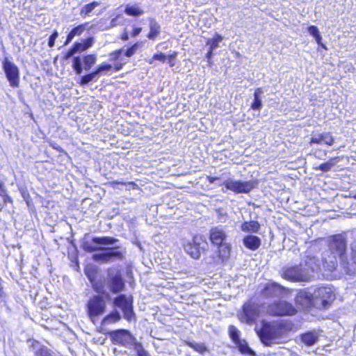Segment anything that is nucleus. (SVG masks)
I'll return each mask as SVG.
<instances>
[{
    "instance_id": "1",
    "label": "nucleus",
    "mask_w": 356,
    "mask_h": 356,
    "mask_svg": "<svg viewBox=\"0 0 356 356\" xmlns=\"http://www.w3.org/2000/svg\"><path fill=\"white\" fill-rule=\"evenodd\" d=\"M321 268V261L315 257L307 256L299 265L285 266L282 277L292 282H307L314 277Z\"/></svg>"
},
{
    "instance_id": "2",
    "label": "nucleus",
    "mask_w": 356,
    "mask_h": 356,
    "mask_svg": "<svg viewBox=\"0 0 356 356\" xmlns=\"http://www.w3.org/2000/svg\"><path fill=\"white\" fill-rule=\"evenodd\" d=\"M329 248L332 254L338 256L341 265L348 274H352L351 265L348 262L346 256V242L342 235L338 234L332 237L329 243Z\"/></svg>"
},
{
    "instance_id": "3",
    "label": "nucleus",
    "mask_w": 356,
    "mask_h": 356,
    "mask_svg": "<svg viewBox=\"0 0 356 356\" xmlns=\"http://www.w3.org/2000/svg\"><path fill=\"white\" fill-rule=\"evenodd\" d=\"M261 341L266 346H269L273 343V341L279 339L281 337L282 330L274 324L262 321L261 328L257 326L254 328Z\"/></svg>"
},
{
    "instance_id": "4",
    "label": "nucleus",
    "mask_w": 356,
    "mask_h": 356,
    "mask_svg": "<svg viewBox=\"0 0 356 356\" xmlns=\"http://www.w3.org/2000/svg\"><path fill=\"white\" fill-rule=\"evenodd\" d=\"M222 185L227 189L235 193H249L254 188L257 187L258 181L254 179L243 181L241 179L228 178L222 182Z\"/></svg>"
},
{
    "instance_id": "5",
    "label": "nucleus",
    "mask_w": 356,
    "mask_h": 356,
    "mask_svg": "<svg viewBox=\"0 0 356 356\" xmlns=\"http://www.w3.org/2000/svg\"><path fill=\"white\" fill-rule=\"evenodd\" d=\"M118 246L110 248L109 246H102L101 253L94 254L92 257L93 261L96 262L108 263L114 260H122L124 258V254L120 251Z\"/></svg>"
},
{
    "instance_id": "6",
    "label": "nucleus",
    "mask_w": 356,
    "mask_h": 356,
    "mask_svg": "<svg viewBox=\"0 0 356 356\" xmlns=\"http://www.w3.org/2000/svg\"><path fill=\"white\" fill-rule=\"evenodd\" d=\"M208 243L202 236H195L191 241H188L184 247L185 252L193 259H200L201 254L207 250Z\"/></svg>"
},
{
    "instance_id": "7",
    "label": "nucleus",
    "mask_w": 356,
    "mask_h": 356,
    "mask_svg": "<svg viewBox=\"0 0 356 356\" xmlns=\"http://www.w3.org/2000/svg\"><path fill=\"white\" fill-rule=\"evenodd\" d=\"M267 313L276 316H291L296 313V309L292 304L283 300H279L268 305Z\"/></svg>"
},
{
    "instance_id": "8",
    "label": "nucleus",
    "mask_w": 356,
    "mask_h": 356,
    "mask_svg": "<svg viewBox=\"0 0 356 356\" xmlns=\"http://www.w3.org/2000/svg\"><path fill=\"white\" fill-rule=\"evenodd\" d=\"M225 238L226 234L222 228L216 227L211 229L210 240L213 244L220 246L219 254L222 258H226L229 255V246L227 244H223Z\"/></svg>"
},
{
    "instance_id": "9",
    "label": "nucleus",
    "mask_w": 356,
    "mask_h": 356,
    "mask_svg": "<svg viewBox=\"0 0 356 356\" xmlns=\"http://www.w3.org/2000/svg\"><path fill=\"white\" fill-rule=\"evenodd\" d=\"M113 303L114 307L122 310L124 318L128 321H131L135 317L132 297L121 294L113 299Z\"/></svg>"
},
{
    "instance_id": "10",
    "label": "nucleus",
    "mask_w": 356,
    "mask_h": 356,
    "mask_svg": "<svg viewBox=\"0 0 356 356\" xmlns=\"http://www.w3.org/2000/svg\"><path fill=\"white\" fill-rule=\"evenodd\" d=\"M86 307L89 318L94 321L95 318L104 313L106 305L102 296L95 295L90 298Z\"/></svg>"
},
{
    "instance_id": "11",
    "label": "nucleus",
    "mask_w": 356,
    "mask_h": 356,
    "mask_svg": "<svg viewBox=\"0 0 356 356\" xmlns=\"http://www.w3.org/2000/svg\"><path fill=\"white\" fill-rule=\"evenodd\" d=\"M2 68L9 85L13 88H17L19 85V70L18 67L8 58L2 62Z\"/></svg>"
},
{
    "instance_id": "12",
    "label": "nucleus",
    "mask_w": 356,
    "mask_h": 356,
    "mask_svg": "<svg viewBox=\"0 0 356 356\" xmlns=\"http://www.w3.org/2000/svg\"><path fill=\"white\" fill-rule=\"evenodd\" d=\"M259 314V305L252 301H248L243 306V312L240 314V319L242 322L251 325L256 322Z\"/></svg>"
},
{
    "instance_id": "13",
    "label": "nucleus",
    "mask_w": 356,
    "mask_h": 356,
    "mask_svg": "<svg viewBox=\"0 0 356 356\" xmlns=\"http://www.w3.org/2000/svg\"><path fill=\"white\" fill-rule=\"evenodd\" d=\"M92 242L96 245H93L88 241L83 243L82 248L86 252H93L102 250V246L113 245L118 242V239L111 236L93 237Z\"/></svg>"
},
{
    "instance_id": "14",
    "label": "nucleus",
    "mask_w": 356,
    "mask_h": 356,
    "mask_svg": "<svg viewBox=\"0 0 356 356\" xmlns=\"http://www.w3.org/2000/svg\"><path fill=\"white\" fill-rule=\"evenodd\" d=\"M97 56L95 54H89L81 58L80 56H74L72 60V67L76 74H81L83 69L86 71L90 70L96 63Z\"/></svg>"
},
{
    "instance_id": "15",
    "label": "nucleus",
    "mask_w": 356,
    "mask_h": 356,
    "mask_svg": "<svg viewBox=\"0 0 356 356\" xmlns=\"http://www.w3.org/2000/svg\"><path fill=\"white\" fill-rule=\"evenodd\" d=\"M312 296L315 303L320 302L324 308L327 307L334 299L332 289L325 286L316 289Z\"/></svg>"
},
{
    "instance_id": "16",
    "label": "nucleus",
    "mask_w": 356,
    "mask_h": 356,
    "mask_svg": "<svg viewBox=\"0 0 356 356\" xmlns=\"http://www.w3.org/2000/svg\"><path fill=\"white\" fill-rule=\"evenodd\" d=\"M111 337L115 343L129 347L134 342V337L127 330H118L111 333Z\"/></svg>"
},
{
    "instance_id": "17",
    "label": "nucleus",
    "mask_w": 356,
    "mask_h": 356,
    "mask_svg": "<svg viewBox=\"0 0 356 356\" xmlns=\"http://www.w3.org/2000/svg\"><path fill=\"white\" fill-rule=\"evenodd\" d=\"M107 286L113 293H118L124 290V282L120 273H111L108 275Z\"/></svg>"
},
{
    "instance_id": "18",
    "label": "nucleus",
    "mask_w": 356,
    "mask_h": 356,
    "mask_svg": "<svg viewBox=\"0 0 356 356\" xmlns=\"http://www.w3.org/2000/svg\"><path fill=\"white\" fill-rule=\"evenodd\" d=\"M284 289L283 286L277 283H268L262 290L261 294L266 298L279 297L283 293Z\"/></svg>"
},
{
    "instance_id": "19",
    "label": "nucleus",
    "mask_w": 356,
    "mask_h": 356,
    "mask_svg": "<svg viewBox=\"0 0 356 356\" xmlns=\"http://www.w3.org/2000/svg\"><path fill=\"white\" fill-rule=\"evenodd\" d=\"M334 139L330 132H324L321 134H315L312 136L310 144H325L332 145Z\"/></svg>"
},
{
    "instance_id": "20",
    "label": "nucleus",
    "mask_w": 356,
    "mask_h": 356,
    "mask_svg": "<svg viewBox=\"0 0 356 356\" xmlns=\"http://www.w3.org/2000/svg\"><path fill=\"white\" fill-rule=\"evenodd\" d=\"M243 245L251 250H257L261 245V239L254 235H248L243 238Z\"/></svg>"
},
{
    "instance_id": "21",
    "label": "nucleus",
    "mask_w": 356,
    "mask_h": 356,
    "mask_svg": "<svg viewBox=\"0 0 356 356\" xmlns=\"http://www.w3.org/2000/svg\"><path fill=\"white\" fill-rule=\"evenodd\" d=\"M264 94V91L262 88H258L255 90L254 92V100L251 104V108L254 111H260L263 106L262 104V95Z\"/></svg>"
},
{
    "instance_id": "22",
    "label": "nucleus",
    "mask_w": 356,
    "mask_h": 356,
    "mask_svg": "<svg viewBox=\"0 0 356 356\" xmlns=\"http://www.w3.org/2000/svg\"><path fill=\"white\" fill-rule=\"evenodd\" d=\"M149 21V33L147 38L150 40H154L161 32L160 24L153 18H150Z\"/></svg>"
},
{
    "instance_id": "23",
    "label": "nucleus",
    "mask_w": 356,
    "mask_h": 356,
    "mask_svg": "<svg viewBox=\"0 0 356 356\" xmlns=\"http://www.w3.org/2000/svg\"><path fill=\"white\" fill-rule=\"evenodd\" d=\"M260 229V225L257 221H245L241 225V229L245 232L257 233Z\"/></svg>"
},
{
    "instance_id": "24",
    "label": "nucleus",
    "mask_w": 356,
    "mask_h": 356,
    "mask_svg": "<svg viewBox=\"0 0 356 356\" xmlns=\"http://www.w3.org/2000/svg\"><path fill=\"white\" fill-rule=\"evenodd\" d=\"M302 341L307 346H312L318 340V336L315 331L307 332L301 335Z\"/></svg>"
},
{
    "instance_id": "25",
    "label": "nucleus",
    "mask_w": 356,
    "mask_h": 356,
    "mask_svg": "<svg viewBox=\"0 0 356 356\" xmlns=\"http://www.w3.org/2000/svg\"><path fill=\"white\" fill-rule=\"evenodd\" d=\"M124 13L129 16L138 17L143 15L145 12L137 3H135L126 5Z\"/></svg>"
},
{
    "instance_id": "26",
    "label": "nucleus",
    "mask_w": 356,
    "mask_h": 356,
    "mask_svg": "<svg viewBox=\"0 0 356 356\" xmlns=\"http://www.w3.org/2000/svg\"><path fill=\"white\" fill-rule=\"evenodd\" d=\"M339 262L340 263L338 256L331 254L327 259L324 258L323 266L329 271H333L337 268Z\"/></svg>"
},
{
    "instance_id": "27",
    "label": "nucleus",
    "mask_w": 356,
    "mask_h": 356,
    "mask_svg": "<svg viewBox=\"0 0 356 356\" xmlns=\"http://www.w3.org/2000/svg\"><path fill=\"white\" fill-rule=\"evenodd\" d=\"M95 42L93 37H89L81 42H76L74 44L78 52H82L91 47Z\"/></svg>"
},
{
    "instance_id": "28",
    "label": "nucleus",
    "mask_w": 356,
    "mask_h": 356,
    "mask_svg": "<svg viewBox=\"0 0 356 356\" xmlns=\"http://www.w3.org/2000/svg\"><path fill=\"white\" fill-rule=\"evenodd\" d=\"M339 160L340 159L339 156L330 158L328 161L321 164L318 167L314 168V169L320 170L322 172H327L330 171L332 168L334 167L337 162L339 161Z\"/></svg>"
},
{
    "instance_id": "29",
    "label": "nucleus",
    "mask_w": 356,
    "mask_h": 356,
    "mask_svg": "<svg viewBox=\"0 0 356 356\" xmlns=\"http://www.w3.org/2000/svg\"><path fill=\"white\" fill-rule=\"evenodd\" d=\"M121 315L117 309H114L109 314L106 316L102 322L103 325L114 323L119 321L121 319Z\"/></svg>"
},
{
    "instance_id": "30",
    "label": "nucleus",
    "mask_w": 356,
    "mask_h": 356,
    "mask_svg": "<svg viewBox=\"0 0 356 356\" xmlns=\"http://www.w3.org/2000/svg\"><path fill=\"white\" fill-rule=\"evenodd\" d=\"M86 26V24H81L72 29V31L68 33L64 44H68L75 36L81 35L85 31Z\"/></svg>"
},
{
    "instance_id": "31",
    "label": "nucleus",
    "mask_w": 356,
    "mask_h": 356,
    "mask_svg": "<svg viewBox=\"0 0 356 356\" xmlns=\"http://www.w3.org/2000/svg\"><path fill=\"white\" fill-rule=\"evenodd\" d=\"M236 345L238 346L239 350L243 354H248L250 355H254L253 350L248 346V343L245 341H239L238 343H236Z\"/></svg>"
},
{
    "instance_id": "32",
    "label": "nucleus",
    "mask_w": 356,
    "mask_h": 356,
    "mask_svg": "<svg viewBox=\"0 0 356 356\" xmlns=\"http://www.w3.org/2000/svg\"><path fill=\"white\" fill-rule=\"evenodd\" d=\"M98 5L99 3L96 1L86 4L81 8V15L84 17L88 15Z\"/></svg>"
},
{
    "instance_id": "33",
    "label": "nucleus",
    "mask_w": 356,
    "mask_h": 356,
    "mask_svg": "<svg viewBox=\"0 0 356 356\" xmlns=\"http://www.w3.org/2000/svg\"><path fill=\"white\" fill-rule=\"evenodd\" d=\"M222 40V37L220 35L216 34L213 38L209 39L207 42V44L209 46L211 49H216L219 47V42Z\"/></svg>"
},
{
    "instance_id": "34",
    "label": "nucleus",
    "mask_w": 356,
    "mask_h": 356,
    "mask_svg": "<svg viewBox=\"0 0 356 356\" xmlns=\"http://www.w3.org/2000/svg\"><path fill=\"white\" fill-rule=\"evenodd\" d=\"M229 334L230 338L232 339L234 343H238L241 340L239 337V331L235 326L230 325L229 327Z\"/></svg>"
},
{
    "instance_id": "35",
    "label": "nucleus",
    "mask_w": 356,
    "mask_h": 356,
    "mask_svg": "<svg viewBox=\"0 0 356 356\" xmlns=\"http://www.w3.org/2000/svg\"><path fill=\"white\" fill-rule=\"evenodd\" d=\"M308 32L312 35L316 40V42L320 44L322 39L321 35L319 33L318 28L315 26H310L308 27Z\"/></svg>"
},
{
    "instance_id": "36",
    "label": "nucleus",
    "mask_w": 356,
    "mask_h": 356,
    "mask_svg": "<svg viewBox=\"0 0 356 356\" xmlns=\"http://www.w3.org/2000/svg\"><path fill=\"white\" fill-rule=\"evenodd\" d=\"M97 76H98L97 75V72L94 71L88 74L81 76L79 83L81 86L87 85L89 82L92 81Z\"/></svg>"
},
{
    "instance_id": "37",
    "label": "nucleus",
    "mask_w": 356,
    "mask_h": 356,
    "mask_svg": "<svg viewBox=\"0 0 356 356\" xmlns=\"http://www.w3.org/2000/svg\"><path fill=\"white\" fill-rule=\"evenodd\" d=\"M124 19L122 15L119 14L115 17L112 19L110 22L109 28L115 27L118 26L122 25L124 23Z\"/></svg>"
},
{
    "instance_id": "38",
    "label": "nucleus",
    "mask_w": 356,
    "mask_h": 356,
    "mask_svg": "<svg viewBox=\"0 0 356 356\" xmlns=\"http://www.w3.org/2000/svg\"><path fill=\"white\" fill-rule=\"evenodd\" d=\"M129 346H134L135 350L137 352L138 356H140L143 355V353H147V352L144 350L142 344L138 342L135 337L134 342L131 343Z\"/></svg>"
},
{
    "instance_id": "39",
    "label": "nucleus",
    "mask_w": 356,
    "mask_h": 356,
    "mask_svg": "<svg viewBox=\"0 0 356 356\" xmlns=\"http://www.w3.org/2000/svg\"><path fill=\"white\" fill-rule=\"evenodd\" d=\"M187 345L201 354H203L207 350L206 347L202 343H195L189 341L187 342Z\"/></svg>"
},
{
    "instance_id": "40",
    "label": "nucleus",
    "mask_w": 356,
    "mask_h": 356,
    "mask_svg": "<svg viewBox=\"0 0 356 356\" xmlns=\"http://www.w3.org/2000/svg\"><path fill=\"white\" fill-rule=\"evenodd\" d=\"M112 66L110 64H102L99 65L95 70V72H97V75L99 76L102 74V72L104 71H108L111 70Z\"/></svg>"
},
{
    "instance_id": "41",
    "label": "nucleus",
    "mask_w": 356,
    "mask_h": 356,
    "mask_svg": "<svg viewBox=\"0 0 356 356\" xmlns=\"http://www.w3.org/2000/svg\"><path fill=\"white\" fill-rule=\"evenodd\" d=\"M140 45V44L138 42H136L134 44H133L131 47H129L128 49H127V51H125L126 56L131 57V56H133L136 53L137 49L139 48Z\"/></svg>"
},
{
    "instance_id": "42",
    "label": "nucleus",
    "mask_w": 356,
    "mask_h": 356,
    "mask_svg": "<svg viewBox=\"0 0 356 356\" xmlns=\"http://www.w3.org/2000/svg\"><path fill=\"white\" fill-rule=\"evenodd\" d=\"M76 53H78V51L75 48L74 44H73L72 47L64 54L63 59L68 60Z\"/></svg>"
},
{
    "instance_id": "43",
    "label": "nucleus",
    "mask_w": 356,
    "mask_h": 356,
    "mask_svg": "<svg viewBox=\"0 0 356 356\" xmlns=\"http://www.w3.org/2000/svg\"><path fill=\"white\" fill-rule=\"evenodd\" d=\"M3 197V204H0V210L3 208V207L8 202H12V198L8 195L6 193V190L3 193V195H0Z\"/></svg>"
},
{
    "instance_id": "44",
    "label": "nucleus",
    "mask_w": 356,
    "mask_h": 356,
    "mask_svg": "<svg viewBox=\"0 0 356 356\" xmlns=\"http://www.w3.org/2000/svg\"><path fill=\"white\" fill-rule=\"evenodd\" d=\"M58 36V33L56 31H54V33L49 38L48 45L49 47H53L55 44V40Z\"/></svg>"
},
{
    "instance_id": "45",
    "label": "nucleus",
    "mask_w": 356,
    "mask_h": 356,
    "mask_svg": "<svg viewBox=\"0 0 356 356\" xmlns=\"http://www.w3.org/2000/svg\"><path fill=\"white\" fill-rule=\"evenodd\" d=\"M122 52V49H119V50H117V51H115L111 53L109 55L110 59L111 60H118L120 58V56H121Z\"/></svg>"
},
{
    "instance_id": "46",
    "label": "nucleus",
    "mask_w": 356,
    "mask_h": 356,
    "mask_svg": "<svg viewBox=\"0 0 356 356\" xmlns=\"http://www.w3.org/2000/svg\"><path fill=\"white\" fill-rule=\"evenodd\" d=\"M35 356H51V355L47 348H40L36 352Z\"/></svg>"
},
{
    "instance_id": "47",
    "label": "nucleus",
    "mask_w": 356,
    "mask_h": 356,
    "mask_svg": "<svg viewBox=\"0 0 356 356\" xmlns=\"http://www.w3.org/2000/svg\"><path fill=\"white\" fill-rule=\"evenodd\" d=\"M166 58L167 56L163 53L154 54L153 56V59L158 60L162 62H165Z\"/></svg>"
},
{
    "instance_id": "48",
    "label": "nucleus",
    "mask_w": 356,
    "mask_h": 356,
    "mask_svg": "<svg viewBox=\"0 0 356 356\" xmlns=\"http://www.w3.org/2000/svg\"><path fill=\"white\" fill-rule=\"evenodd\" d=\"M352 260L353 264H356V243L352 245Z\"/></svg>"
},
{
    "instance_id": "49",
    "label": "nucleus",
    "mask_w": 356,
    "mask_h": 356,
    "mask_svg": "<svg viewBox=\"0 0 356 356\" xmlns=\"http://www.w3.org/2000/svg\"><path fill=\"white\" fill-rule=\"evenodd\" d=\"M177 56V53L176 52H174L172 54L168 56V61H169V64L170 66H174V59Z\"/></svg>"
},
{
    "instance_id": "50",
    "label": "nucleus",
    "mask_w": 356,
    "mask_h": 356,
    "mask_svg": "<svg viewBox=\"0 0 356 356\" xmlns=\"http://www.w3.org/2000/svg\"><path fill=\"white\" fill-rule=\"evenodd\" d=\"M141 30H142V28H140V27L134 28L133 30V32L131 33V35L133 37L137 36L138 35L140 34V33L141 32Z\"/></svg>"
},
{
    "instance_id": "51",
    "label": "nucleus",
    "mask_w": 356,
    "mask_h": 356,
    "mask_svg": "<svg viewBox=\"0 0 356 356\" xmlns=\"http://www.w3.org/2000/svg\"><path fill=\"white\" fill-rule=\"evenodd\" d=\"M213 50L214 49H211V48H209V50L208 51V52L207 54L206 58H207L209 63H210V60L213 56Z\"/></svg>"
},
{
    "instance_id": "52",
    "label": "nucleus",
    "mask_w": 356,
    "mask_h": 356,
    "mask_svg": "<svg viewBox=\"0 0 356 356\" xmlns=\"http://www.w3.org/2000/svg\"><path fill=\"white\" fill-rule=\"evenodd\" d=\"M207 180L209 181V183L213 184L214 183L217 179H218V177H211L208 176L207 177Z\"/></svg>"
},
{
    "instance_id": "53",
    "label": "nucleus",
    "mask_w": 356,
    "mask_h": 356,
    "mask_svg": "<svg viewBox=\"0 0 356 356\" xmlns=\"http://www.w3.org/2000/svg\"><path fill=\"white\" fill-rule=\"evenodd\" d=\"M6 191L4 184L0 180V195H3V193Z\"/></svg>"
},
{
    "instance_id": "54",
    "label": "nucleus",
    "mask_w": 356,
    "mask_h": 356,
    "mask_svg": "<svg viewBox=\"0 0 356 356\" xmlns=\"http://www.w3.org/2000/svg\"><path fill=\"white\" fill-rule=\"evenodd\" d=\"M121 39H122V40H127L129 39L128 33H127V32H124V33L122 35Z\"/></svg>"
},
{
    "instance_id": "55",
    "label": "nucleus",
    "mask_w": 356,
    "mask_h": 356,
    "mask_svg": "<svg viewBox=\"0 0 356 356\" xmlns=\"http://www.w3.org/2000/svg\"><path fill=\"white\" fill-rule=\"evenodd\" d=\"M121 68H122V65L121 64H116L115 65V70H117V71L120 70Z\"/></svg>"
},
{
    "instance_id": "56",
    "label": "nucleus",
    "mask_w": 356,
    "mask_h": 356,
    "mask_svg": "<svg viewBox=\"0 0 356 356\" xmlns=\"http://www.w3.org/2000/svg\"><path fill=\"white\" fill-rule=\"evenodd\" d=\"M315 156L316 158L317 159H322V158L321 157V154H317V152L315 153Z\"/></svg>"
},
{
    "instance_id": "57",
    "label": "nucleus",
    "mask_w": 356,
    "mask_h": 356,
    "mask_svg": "<svg viewBox=\"0 0 356 356\" xmlns=\"http://www.w3.org/2000/svg\"><path fill=\"white\" fill-rule=\"evenodd\" d=\"M140 356H149V355H148V353H143V355H142Z\"/></svg>"
},
{
    "instance_id": "58",
    "label": "nucleus",
    "mask_w": 356,
    "mask_h": 356,
    "mask_svg": "<svg viewBox=\"0 0 356 356\" xmlns=\"http://www.w3.org/2000/svg\"><path fill=\"white\" fill-rule=\"evenodd\" d=\"M353 197L356 200V193L353 195Z\"/></svg>"
},
{
    "instance_id": "59",
    "label": "nucleus",
    "mask_w": 356,
    "mask_h": 356,
    "mask_svg": "<svg viewBox=\"0 0 356 356\" xmlns=\"http://www.w3.org/2000/svg\"><path fill=\"white\" fill-rule=\"evenodd\" d=\"M323 154H324V155L325 156V155L327 154L326 151H325Z\"/></svg>"
}]
</instances>
